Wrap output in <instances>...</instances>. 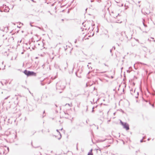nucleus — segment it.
Listing matches in <instances>:
<instances>
[{"label":"nucleus","instance_id":"obj_5","mask_svg":"<svg viewBox=\"0 0 155 155\" xmlns=\"http://www.w3.org/2000/svg\"><path fill=\"white\" fill-rule=\"evenodd\" d=\"M40 155H41V154H40Z\"/></svg>","mask_w":155,"mask_h":155},{"label":"nucleus","instance_id":"obj_2","mask_svg":"<svg viewBox=\"0 0 155 155\" xmlns=\"http://www.w3.org/2000/svg\"><path fill=\"white\" fill-rule=\"evenodd\" d=\"M121 124L123 126L124 128L126 129V130H128L129 129V125L127 123H124L121 121H120Z\"/></svg>","mask_w":155,"mask_h":155},{"label":"nucleus","instance_id":"obj_1","mask_svg":"<svg viewBox=\"0 0 155 155\" xmlns=\"http://www.w3.org/2000/svg\"><path fill=\"white\" fill-rule=\"evenodd\" d=\"M24 74L28 76H36V73L33 72L28 71L27 70H25L24 71Z\"/></svg>","mask_w":155,"mask_h":155},{"label":"nucleus","instance_id":"obj_4","mask_svg":"<svg viewBox=\"0 0 155 155\" xmlns=\"http://www.w3.org/2000/svg\"><path fill=\"white\" fill-rule=\"evenodd\" d=\"M106 72V71H104L102 72H98L97 73H105V72Z\"/></svg>","mask_w":155,"mask_h":155},{"label":"nucleus","instance_id":"obj_3","mask_svg":"<svg viewBox=\"0 0 155 155\" xmlns=\"http://www.w3.org/2000/svg\"><path fill=\"white\" fill-rule=\"evenodd\" d=\"M87 155H93L92 151H91L90 152L88 153Z\"/></svg>","mask_w":155,"mask_h":155}]
</instances>
